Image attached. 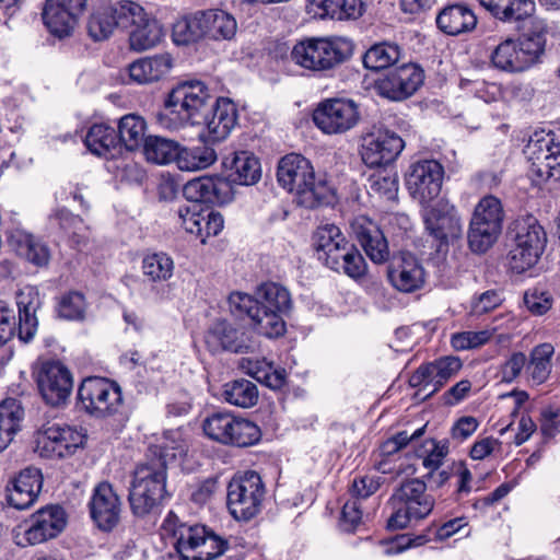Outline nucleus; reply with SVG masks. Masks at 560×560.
Masks as SVG:
<instances>
[{"mask_svg": "<svg viewBox=\"0 0 560 560\" xmlns=\"http://www.w3.org/2000/svg\"><path fill=\"white\" fill-rule=\"evenodd\" d=\"M257 298L243 292H233L229 296L231 313L236 316L246 315L254 329L268 338H277L284 334L283 317L292 308L290 292L279 283L266 282L259 285Z\"/></svg>", "mask_w": 560, "mask_h": 560, "instance_id": "1", "label": "nucleus"}, {"mask_svg": "<svg viewBox=\"0 0 560 560\" xmlns=\"http://www.w3.org/2000/svg\"><path fill=\"white\" fill-rule=\"evenodd\" d=\"M228 189L229 184L224 179L211 176L194 178L184 186V196L191 205L178 208L179 223L202 244L208 237L218 235L224 225L222 214L203 208L202 202H223Z\"/></svg>", "mask_w": 560, "mask_h": 560, "instance_id": "2", "label": "nucleus"}, {"mask_svg": "<svg viewBox=\"0 0 560 560\" xmlns=\"http://www.w3.org/2000/svg\"><path fill=\"white\" fill-rule=\"evenodd\" d=\"M160 530L177 551L168 560H215L230 548L224 536L203 524L184 523L173 511L167 513Z\"/></svg>", "mask_w": 560, "mask_h": 560, "instance_id": "3", "label": "nucleus"}, {"mask_svg": "<svg viewBox=\"0 0 560 560\" xmlns=\"http://www.w3.org/2000/svg\"><path fill=\"white\" fill-rule=\"evenodd\" d=\"M212 104L208 86L198 80L177 84L165 101V110L158 115L162 127L177 130L187 125L201 124V117Z\"/></svg>", "mask_w": 560, "mask_h": 560, "instance_id": "4", "label": "nucleus"}, {"mask_svg": "<svg viewBox=\"0 0 560 560\" xmlns=\"http://www.w3.org/2000/svg\"><path fill=\"white\" fill-rule=\"evenodd\" d=\"M277 179L305 208H316L327 200L328 186L316 178L312 163L301 154L291 153L279 161Z\"/></svg>", "mask_w": 560, "mask_h": 560, "instance_id": "5", "label": "nucleus"}, {"mask_svg": "<svg viewBox=\"0 0 560 560\" xmlns=\"http://www.w3.org/2000/svg\"><path fill=\"white\" fill-rule=\"evenodd\" d=\"M313 246L318 259L330 269L342 271L352 279H359L366 273L368 266L363 256L346 240L337 225L318 226L313 235Z\"/></svg>", "mask_w": 560, "mask_h": 560, "instance_id": "6", "label": "nucleus"}, {"mask_svg": "<svg viewBox=\"0 0 560 560\" xmlns=\"http://www.w3.org/2000/svg\"><path fill=\"white\" fill-rule=\"evenodd\" d=\"M167 468L163 460L147 459L139 464L128 495L131 512L137 517L156 514L170 495L166 490Z\"/></svg>", "mask_w": 560, "mask_h": 560, "instance_id": "7", "label": "nucleus"}, {"mask_svg": "<svg viewBox=\"0 0 560 560\" xmlns=\"http://www.w3.org/2000/svg\"><path fill=\"white\" fill-rule=\"evenodd\" d=\"M513 245L508 254L509 267L522 273L534 267L547 246V233L532 214L515 219L511 225Z\"/></svg>", "mask_w": 560, "mask_h": 560, "instance_id": "8", "label": "nucleus"}, {"mask_svg": "<svg viewBox=\"0 0 560 560\" xmlns=\"http://www.w3.org/2000/svg\"><path fill=\"white\" fill-rule=\"evenodd\" d=\"M393 512L387 520L389 529L406 528L412 521L425 518L434 508V498L427 492L424 481L415 478L402 482L392 494Z\"/></svg>", "mask_w": 560, "mask_h": 560, "instance_id": "9", "label": "nucleus"}, {"mask_svg": "<svg viewBox=\"0 0 560 560\" xmlns=\"http://www.w3.org/2000/svg\"><path fill=\"white\" fill-rule=\"evenodd\" d=\"M353 44L347 38H305L298 42L291 58L305 70H329L352 55Z\"/></svg>", "mask_w": 560, "mask_h": 560, "instance_id": "10", "label": "nucleus"}, {"mask_svg": "<svg viewBox=\"0 0 560 560\" xmlns=\"http://www.w3.org/2000/svg\"><path fill=\"white\" fill-rule=\"evenodd\" d=\"M205 434L223 445L247 447L259 442L261 431L253 421L230 411H218L202 422Z\"/></svg>", "mask_w": 560, "mask_h": 560, "instance_id": "11", "label": "nucleus"}, {"mask_svg": "<svg viewBox=\"0 0 560 560\" xmlns=\"http://www.w3.org/2000/svg\"><path fill=\"white\" fill-rule=\"evenodd\" d=\"M504 209L499 198L485 196L476 205L468 230L469 247L475 253L487 252L502 232Z\"/></svg>", "mask_w": 560, "mask_h": 560, "instance_id": "12", "label": "nucleus"}, {"mask_svg": "<svg viewBox=\"0 0 560 560\" xmlns=\"http://www.w3.org/2000/svg\"><path fill=\"white\" fill-rule=\"evenodd\" d=\"M266 494L260 476L253 470L235 476L228 486V509L237 521H249L261 510Z\"/></svg>", "mask_w": 560, "mask_h": 560, "instance_id": "13", "label": "nucleus"}, {"mask_svg": "<svg viewBox=\"0 0 560 560\" xmlns=\"http://www.w3.org/2000/svg\"><path fill=\"white\" fill-rule=\"evenodd\" d=\"M78 398L82 408L96 418L116 413L122 404L120 387L103 377L85 378L79 386Z\"/></svg>", "mask_w": 560, "mask_h": 560, "instance_id": "14", "label": "nucleus"}, {"mask_svg": "<svg viewBox=\"0 0 560 560\" xmlns=\"http://www.w3.org/2000/svg\"><path fill=\"white\" fill-rule=\"evenodd\" d=\"M524 153L530 162V171L540 179L560 180V139L555 132H534Z\"/></svg>", "mask_w": 560, "mask_h": 560, "instance_id": "15", "label": "nucleus"}, {"mask_svg": "<svg viewBox=\"0 0 560 560\" xmlns=\"http://www.w3.org/2000/svg\"><path fill=\"white\" fill-rule=\"evenodd\" d=\"M313 120L324 133L338 135L347 132L358 125L360 112L352 100H326L314 110Z\"/></svg>", "mask_w": 560, "mask_h": 560, "instance_id": "16", "label": "nucleus"}, {"mask_svg": "<svg viewBox=\"0 0 560 560\" xmlns=\"http://www.w3.org/2000/svg\"><path fill=\"white\" fill-rule=\"evenodd\" d=\"M459 358L447 355L421 364L410 376L409 384L418 388L417 396L425 399L438 393L462 369Z\"/></svg>", "mask_w": 560, "mask_h": 560, "instance_id": "17", "label": "nucleus"}, {"mask_svg": "<svg viewBox=\"0 0 560 560\" xmlns=\"http://www.w3.org/2000/svg\"><path fill=\"white\" fill-rule=\"evenodd\" d=\"M67 526V514L60 505H47L33 513L23 526V539L18 544L34 546L56 538Z\"/></svg>", "mask_w": 560, "mask_h": 560, "instance_id": "18", "label": "nucleus"}, {"mask_svg": "<svg viewBox=\"0 0 560 560\" xmlns=\"http://www.w3.org/2000/svg\"><path fill=\"white\" fill-rule=\"evenodd\" d=\"M83 429L67 423H51L37 438V448L45 457H67L85 442Z\"/></svg>", "mask_w": 560, "mask_h": 560, "instance_id": "19", "label": "nucleus"}, {"mask_svg": "<svg viewBox=\"0 0 560 560\" xmlns=\"http://www.w3.org/2000/svg\"><path fill=\"white\" fill-rule=\"evenodd\" d=\"M405 147L404 140L388 129H374L362 138L360 154L369 167H382L393 163Z\"/></svg>", "mask_w": 560, "mask_h": 560, "instance_id": "20", "label": "nucleus"}, {"mask_svg": "<svg viewBox=\"0 0 560 560\" xmlns=\"http://www.w3.org/2000/svg\"><path fill=\"white\" fill-rule=\"evenodd\" d=\"M444 168L435 160L413 163L406 178L410 195L422 203L435 199L442 189Z\"/></svg>", "mask_w": 560, "mask_h": 560, "instance_id": "21", "label": "nucleus"}, {"mask_svg": "<svg viewBox=\"0 0 560 560\" xmlns=\"http://www.w3.org/2000/svg\"><path fill=\"white\" fill-rule=\"evenodd\" d=\"M425 231L441 243L457 238L463 233L462 219L453 205L439 201L422 210Z\"/></svg>", "mask_w": 560, "mask_h": 560, "instance_id": "22", "label": "nucleus"}, {"mask_svg": "<svg viewBox=\"0 0 560 560\" xmlns=\"http://www.w3.org/2000/svg\"><path fill=\"white\" fill-rule=\"evenodd\" d=\"M377 78L364 77L366 88L373 84L375 92L390 101H401L412 95L423 83V72H375Z\"/></svg>", "mask_w": 560, "mask_h": 560, "instance_id": "23", "label": "nucleus"}, {"mask_svg": "<svg viewBox=\"0 0 560 560\" xmlns=\"http://www.w3.org/2000/svg\"><path fill=\"white\" fill-rule=\"evenodd\" d=\"M86 0H46L43 21L50 34L58 38L72 35Z\"/></svg>", "mask_w": 560, "mask_h": 560, "instance_id": "24", "label": "nucleus"}, {"mask_svg": "<svg viewBox=\"0 0 560 560\" xmlns=\"http://www.w3.org/2000/svg\"><path fill=\"white\" fill-rule=\"evenodd\" d=\"M37 384L43 398L51 406L67 401L73 380L70 371L60 362H47L38 373Z\"/></svg>", "mask_w": 560, "mask_h": 560, "instance_id": "25", "label": "nucleus"}, {"mask_svg": "<svg viewBox=\"0 0 560 560\" xmlns=\"http://www.w3.org/2000/svg\"><path fill=\"white\" fill-rule=\"evenodd\" d=\"M89 508L92 520L102 530H112L120 521L121 502L108 482H101L94 488Z\"/></svg>", "mask_w": 560, "mask_h": 560, "instance_id": "26", "label": "nucleus"}, {"mask_svg": "<svg viewBox=\"0 0 560 560\" xmlns=\"http://www.w3.org/2000/svg\"><path fill=\"white\" fill-rule=\"evenodd\" d=\"M237 121V109L235 104L229 98H218L211 104L209 109L201 117V124L207 133L201 135L210 142L224 140Z\"/></svg>", "mask_w": 560, "mask_h": 560, "instance_id": "27", "label": "nucleus"}, {"mask_svg": "<svg viewBox=\"0 0 560 560\" xmlns=\"http://www.w3.org/2000/svg\"><path fill=\"white\" fill-rule=\"evenodd\" d=\"M389 282L401 292H413L420 289L425 279V272L416 256L401 252L394 256L387 270Z\"/></svg>", "mask_w": 560, "mask_h": 560, "instance_id": "28", "label": "nucleus"}, {"mask_svg": "<svg viewBox=\"0 0 560 560\" xmlns=\"http://www.w3.org/2000/svg\"><path fill=\"white\" fill-rule=\"evenodd\" d=\"M350 226L354 237L373 262L382 264L388 259L387 241L375 222L365 215H359L352 220Z\"/></svg>", "mask_w": 560, "mask_h": 560, "instance_id": "29", "label": "nucleus"}, {"mask_svg": "<svg viewBox=\"0 0 560 560\" xmlns=\"http://www.w3.org/2000/svg\"><path fill=\"white\" fill-rule=\"evenodd\" d=\"M43 487V475L35 467L21 470L7 487V500L18 510L28 509L36 501Z\"/></svg>", "mask_w": 560, "mask_h": 560, "instance_id": "30", "label": "nucleus"}, {"mask_svg": "<svg viewBox=\"0 0 560 560\" xmlns=\"http://www.w3.org/2000/svg\"><path fill=\"white\" fill-rule=\"evenodd\" d=\"M206 343L213 352L228 350L244 353L250 348L245 331L225 319L217 320L210 326L206 335Z\"/></svg>", "mask_w": 560, "mask_h": 560, "instance_id": "31", "label": "nucleus"}, {"mask_svg": "<svg viewBox=\"0 0 560 560\" xmlns=\"http://www.w3.org/2000/svg\"><path fill=\"white\" fill-rule=\"evenodd\" d=\"M40 296L37 288L25 285L16 293V305L19 308L18 337L21 341L30 342L38 326L36 312L40 307Z\"/></svg>", "mask_w": 560, "mask_h": 560, "instance_id": "32", "label": "nucleus"}, {"mask_svg": "<svg viewBox=\"0 0 560 560\" xmlns=\"http://www.w3.org/2000/svg\"><path fill=\"white\" fill-rule=\"evenodd\" d=\"M228 178L240 185H254L261 176L258 159L248 151L233 152L223 159Z\"/></svg>", "mask_w": 560, "mask_h": 560, "instance_id": "33", "label": "nucleus"}, {"mask_svg": "<svg viewBox=\"0 0 560 560\" xmlns=\"http://www.w3.org/2000/svg\"><path fill=\"white\" fill-rule=\"evenodd\" d=\"M477 18L472 10L464 4L444 8L436 16L438 27L445 34L456 36L475 28Z\"/></svg>", "mask_w": 560, "mask_h": 560, "instance_id": "34", "label": "nucleus"}, {"mask_svg": "<svg viewBox=\"0 0 560 560\" xmlns=\"http://www.w3.org/2000/svg\"><path fill=\"white\" fill-rule=\"evenodd\" d=\"M10 245L16 254L37 267L47 266L50 259V252L47 245L34 235L15 230L9 237Z\"/></svg>", "mask_w": 560, "mask_h": 560, "instance_id": "35", "label": "nucleus"}, {"mask_svg": "<svg viewBox=\"0 0 560 560\" xmlns=\"http://www.w3.org/2000/svg\"><path fill=\"white\" fill-rule=\"evenodd\" d=\"M494 18L503 22L529 21L535 11L534 0H479Z\"/></svg>", "mask_w": 560, "mask_h": 560, "instance_id": "36", "label": "nucleus"}, {"mask_svg": "<svg viewBox=\"0 0 560 560\" xmlns=\"http://www.w3.org/2000/svg\"><path fill=\"white\" fill-rule=\"evenodd\" d=\"M528 23L535 28L533 34H525L517 44L521 61L525 70L541 62L546 46L545 22L538 19H530Z\"/></svg>", "mask_w": 560, "mask_h": 560, "instance_id": "37", "label": "nucleus"}, {"mask_svg": "<svg viewBox=\"0 0 560 560\" xmlns=\"http://www.w3.org/2000/svg\"><path fill=\"white\" fill-rule=\"evenodd\" d=\"M203 37L211 39H231L234 37L237 23L230 13L222 10L200 11Z\"/></svg>", "mask_w": 560, "mask_h": 560, "instance_id": "38", "label": "nucleus"}, {"mask_svg": "<svg viewBox=\"0 0 560 560\" xmlns=\"http://www.w3.org/2000/svg\"><path fill=\"white\" fill-rule=\"evenodd\" d=\"M402 58L401 48L394 43L381 42L371 46L362 56L365 70H387Z\"/></svg>", "mask_w": 560, "mask_h": 560, "instance_id": "39", "label": "nucleus"}, {"mask_svg": "<svg viewBox=\"0 0 560 560\" xmlns=\"http://www.w3.org/2000/svg\"><path fill=\"white\" fill-rule=\"evenodd\" d=\"M553 354L555 347L549 342L537 345L532 349L526 363V375L533 384L540 385L548 380Z\"/></svg>", "mask_w": 560, "mask_h": 560, "instance_id": "40", "label": "nucleus"}, {"mask_svg": "<svg viewBox=\"0 0 560 560\" xmlns=\"http://www.w3.org/2000/svg\"><path fill=\"white\" fill-rule=\"evenodd\" d=\"M163 36V26L155 18L148 13L130 32V47L137 51L147 50L156 46L162 40Z\"/></svg>", "mask_w": 560, "mask_h": 560, "instance_id": "41", "label": "nucleus"}, {"mask_svg": "<svg viewBox=\"0 0 560 560\" xmlns=\"http://www.w3.org/2000/svg\"><path fill=\"white\" fill-rule=\"evenodd\" d=\"M23 415V409L16 399L8 398L0 402V452L8 447L20 430Z\"/></svg>", "mask_w": 560, "mask_h": 560, "instance_id": "42", "label": "nucleus"}, {"mask_svg": "<svg viewBox=\"0 0 560 560\" xmlns=\"http://www.w3.org/2000/svg\"><path fill=\"white\" fill-rule=\"evenodd\" d=\"M312 4L320 10L318 16L334 20H355L363 13L361 0H313Z\"/></svg>", "mask_w": 560, "mask_h": 560, "instance_id": "43", "label": "nucleus"}, {"mask_svg": "<svg viewBox=\"0 0 560 560\" xmlns=\"http://www.w3.org/2000/svg\"><path fill=\"white\" fill-rule=\"evenodd\" d=\"M217 161V153L208 145L179 148L176 164L179 170L194 172L205 170Z\"/></svg>", "mask_w": 560, "mask_h": 560, "instance_id": "44", "label": "nucleus"}, {"mask_svg": "<svg viewBox=\"0 0 560 560\" xmlns=\"http://www.w3.org/2000/svg\"><path fill=\"white\" fill-rule=\"evenodd\" d=\"M147 125L142 117L129 114L120 118L118 124V144L127 150H136L144 144Z\"/></svg>", "mask_w": 560, "mask_h": 560, "instance_id": "45", "label": "nucleus"}, {"mask_svg": "<svg viewBox=\"0 0 560 560\" xmlns=\"http://www.w3.org/2000/svg\"><path fill=\"white\" fill-rule=\"evenodd\" d=\"M222 397L230 405L250 408L258 401V389L248 380H235L223 385Z\"/></svg>", "mask_w": 560, "mask_h": 560, "instance_id": "46", "label": "nucleus"}, {"mask_svg": "<svg viewBox=\"0 0 560 560\" xmlns=\"http://www.w3.org/2000/svg\"><path fill=\"white\" fill-rule=\"evenodd\" d=\"M84 142L93 154L106 156L118 145V137L114 128L95 124L89 129Z\"/></svg>", "mask_w": 560, "mask_h": 560, "instance_id": "47", "label": "nucleus"}, {"mask_svg": "<svg viewBox=\"0 0 560 560\" xmlns=\"http://www.w3.org/2000/svg\"><path fill=\"white\" fill-rule=\"evenodd\" d=\"M179 145L161 137H148L143 144V152L149 162L155 164H168L176 162Z\"/></svg>", "mask_w": 560, "mask_h": 560, "instance_id": "48", "label": "nucleus"}, {"mask_svg": "<svg viewBox=\"0 0 560 560\" xmlns=\"http://www.w3.org/2000/svg\"><path fill=\"white\" fill-rule=\"evenodd\" d=\"M155 448L154 454H159V457L151 459L163 460L165 468H167L168 462L186 456L188 443L179 430H171L164 433L162 443Z\"/></svg>", "mask_w": 560, "mask_h": 560, "instance_id": "49", "label": "nucleus"}, {"mask_svg": "<svg viewBox=\"0 0 560 560\" xmlns=\"http://www.w3.org/2000/svg\"><path fill=\"white\" fill-rule=\"evenodd\" d=\"M201 12L176 21L172 37L176 45H188L203 38Z\"/></svg>", "mask_w": 560, "mask_h": 560, "instance_id": "50", "label": "nucleus"}, {"mask_svg": "<svg viewBox=\"0 0 560 560\" xmlns=\"http://www.w3.org/2000/svg\"><path fill=\"white\" fill-rule=\"evenodd\" d=\"M117 27L108 4L98 7L88 21V33L96 42L107 39Z\"/></svg>", "mask_w": 560, "mask_h": 560, "instance_id": "51", "label": "nucleus"}, {"mask_svg": "<svg viewBox=\"0 0 560 560\" xmlns=\"http://www.w3.org/2000/svg\"><path fill=\"white\" fill-rule=\"evenodd\" d=\"M369 192L385 200H396L398 195V176L395 172L383 170L370 175Z\"/></svg>", "mask_w": 560, "mask_h": 560, "instance_id": "52", "label": "nucleus"}, {"mask_svg": "<svg viewBox=\"0 0 560 560\" xmlns=\"http://www.w3.org/2000/svg\"><path fill=\"white\" fill-rule=\"evenodd\" d=\"M174 261L165 253L147 255L142 260V271L151 281H166L173 276Z\"/></svg>", "mask_w": 560, "mask_h": 560, "instance_id": "53", "label": "nucleus"}, {"mask_svg": "<svg viewBox=\"0 0 560 560\" xmlns=\"http://www.w3.org/2000/svg\"><path fill=\"white\" fill-rule=\"evenodd\" d=\"M108 5L114 20L117 22V27H133L148 14L140 3L132 0H120L115 3H109Z\"/></svg>", "mask_w": 560, "mask_h": 560, "instance_id": "54", "label": "nucleus"}, {"mask_svg": "<svg viewBox=\"0 0 560 560\" xmlns=\"http://www.w3.org/2000/svg\"><path fill=\"white\" fill-rule=\"evenodd\" d=\"M493 66L498 70H525L521 61L518 46L512 39H506L491 55Z\"/></svg>", "mask_w": 560, "mask_h": 560, "instance_id": "55", "label": "nucleus"}, {"mask_svg": "<svg viewBox=\"0 0 560 560\" xmlns=\"http://www.w3.org/2000/svg\"><path fill=\"white\" fill-rule=\"evenodd\" d=\"M58 315L68 320H82L85 317L86 302L82 293L71 291L58 303Z\"/></svg>", "mask_w": 560, "mask_h": 560, "instance_id": "56", "label": "nucleus"}, {"mask_svg": "<svg viewBox=\"0 0 560 560\" xmlns=\"http://www.w3.org/2000/svg\"><path fill=\"white\" fill-rule=\"evenodd\" d=\"M497 328L483 329L479 331L456 332L451 338L452 347L457 351H464L480 347L487 343L494 335Z\"/></svg>", "mask_w": 560, "mask_h": 560, "instance_id": "57", "label": "nucleus"}, {"mask_svg": "<svg viewBox=\"0 0 560 560\" xmlns=\"http://www.w3.org/2000/svg\"><path fill=\"white\" fill-rule=\"evenodd\" d=\"M175 67L174 59L168 52L139 58L128 65L126 70H163Z\"/></svg>", "mask_w": 560, "mask_h": 560, "instance_id": "58", "label": "nucleus"}, {"mask_svg": "<svg viewBox=\"0 0 560 560\" xmlns=\"http://www.w3.org/2000/svg\"><path fill=\"white\" fill-rule=\"evenodd\" d=\"M527 357L525 353L517 351L513 352L506 361L501 365V380L504 383H512L526 371Z\"/></svg>", "mask_w": 560, "mask_h": 560, "instance_id": "59", "label": "nucleus"}, {"mask_svg": "<svg viewBox=\"0 0 560 560\" xmlns=\"http://www.w3.org/2000/svg\"><path fill=\"white\" fill-rule=\"evenodd\" d=\"M427 455L422 458V465L433 472L440 468L443 459L448 453V446L445 442H435L434 440L425 442Z\"/></svg>", "mask_w": 560, "mask_h": 560, "instance_id": "60", "label": "nucleus"}, {"mask_svg": "<svg viewBox=\"0 0 560 560\" xmlns=\"http://www.w3.org/2000/svg\"><path fill=\"white\" fill-rule=\"evenodd\" d=\"M425 427L417 429L412 434L401 431L394 436L387 439L380 447L382 456H392L405 447L410 441L420 438L424 433Z\"/></svg>", "mask_w": 560, "mask_h": 560, "instance_id": "61", "label": "nucleus"}, {"mask_svg": "<svg viewBox=\"0 0 560 560\" xmlns=\"http://www.w3.org/2000/svg\"><path fill=\"white\" fill-rule=\"evenodd\" d=\"M524 304L533 315L539 316L551 308L552 299L548 292L534 289L525 293Z\"/></svg>", "mask_w": 560, "mask_h": 560, "instance_id": "62", "label": "nucleus"}, {"mask_svg": "<svg viewBox=\"0 0 560 560\" xmlns=\"http://www.w3.org/2000/svg\"><path fill=\"white\" fill-rule=\"evenodd\" d=\"M52 225L59 226L66 235L70 233L73 228L83 229V219L79 215H74L67 209H58L49 217Z\"/></svg>", "mask_w": 560, "mask_h": 560, "instance_id": "63", "label": "nucleus"}, {"mask_svg": "<svg viewBox=\"0 0 560 560\" xmlns=\"http://www.w3.org/2000/svg\"><path fill=\"white\" fill-rule=\"evenodd\" d=\"M362 511L358 500H350L345 503L341 511V527L343 530L352 532L361 523Z\"/></svg>", "mask_w": 560, "mask_h": 560, "instance_id": "64", "label": "nucleus"}]
</instances>
